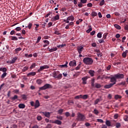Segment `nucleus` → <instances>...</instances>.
<instances>
[{"label":"nucleus","mask_w":128,"mask_h":128,"mask_svg":"<svg viewBox=\"0 0 128 128\" xmlns=\"http://www.w3.org/2000/svg\"><path fill=\"white\" fill-rule=\"evenodd\" d=\"M83 62L88 66H92L94 64V60L90 57H86L83 59Z\"/></svg>","instance_id":"nucleus-1"},{"label":"nucleus","mask_w":128,"mask_h":128,"mask_svg":"<svg viewBox=\"0 0 128 128\" xmlns=\"http://www.w3.org/2000/svg\"><path fill=\"white\" fill-rule=\"evenodd\" d=\"M76 120H78V122H84V120H86V116L80 112H78L77 114Z\"/></svg>","instance_id":"nucleus-2"},{"label":"nucleus","mask_w":128,"mask_h":128,"mask_svg":"<svg viewBox=\"0 0 128 128\" xmlns=\"http://www.w3.org/2000/svg\"><path fill=\"white\" fill-rule=\"evenodd\" d=\"M48 88H52V86L48 84H46L43 86L39 88V92H40V90H48Z\"/></svg>","instance_id":"nucleus-3"},{"label":"nucleus","mask_w":128,"mask_h":128,"mask_svg":"<svg viewBox=\"0 0 128 128\" xmlns=\"http://www.w3.org/2000/svg\"><path fill=\"white\" fill-rule=\"evenodd\" d=\"M110 82H112L111 84L113 86H114V84H116V78L115 76L113 77L110 78Z\"/></svg>","instance_id":"nucleus-4"},{"label":"nucleus","mask_w":128,"mask_h":128,"mask_svg":"<svg viewBox=\"0 0 128 128\" xmlns=\"http://www.w3.org/2000/svg\"><path fill=\"white\" fill-rule=\"evenodd\" d=\"M88 78H90V76H86L85 77L82 78V84H86V80H88Z\"/></svg>","instance_id":"nucleus-5"},{"label":"nucleus","mask_w":128,"mask_h":128,"mask_svg":"<svg viewBox=\"0 0 128 128\" xmlns=\"http://www.w3.org/2000/svg\"><path fill=\"white\" fill-rule=\"evenodd\" d=\"M84 50V46H78L77 47V50L80 54H82V50Z\"/></svg>","instance_id":"nucleus-6"},{"label":"nucleus","mask_w":128,"mask_h":128,"mask_svg":"<svg viewBox=\"0 0 128 128\" xmlns=\"http://www.w3.org/2000/svg\"><path fill=\"white\" fill-rule=\"evenodd\" d=\"M50 66L48 65H44V66H40V68L38 70V72H42V70H46V68H49Z\"/></svg>","instance_id":"nucleus-7"},{"label":"nucleus","mask_w":128,"mask_h":128,"mask_svg":"<svg viewBox=\"0 0 128 128\" xmlns=\"http://www.w3.org/2000/svg\"><path fill=\"white\" fill-rule=\"evenodd\" d=\"M50 122H52V124H58L59 126H60V124H62V121L60 120H55L54 121L50 120Z\"/></svg>","instance_id":"nucleus-8"},{"label":"nucleus","mask_w":128,"mask_h":128,"mask_svg":"<svg viewBox=\"0 0 128 128\" xmlns=\"http://www.w3.org/2000/svg\"><path fill=\"white\" fill-rule=\"evenodd\" d=\"M69 66H76V60L70 61L69 63Z\"/></svg>","instance_id":"nucleus-9"},{"label":"nucleus","mask_w":128,"mask_h":128,"mask_svg":"<svg viewBox=\"0 0 128 128\" xmlns=\"http://www.w3.org/2000/svg\"><path fill=\"white\" fill-rule=\"evenodd\" d=\"M114 76L116 78H124V74H116Z\"/></svg>","instance_id":"nucleus-10"},{"label":"nucleus","mask_w":128,"mask_h":128,"mask_svg":"<svg viewBox=\"0 0 128 128\" xmlns=\"http://www.w3.org/2000/svg\"><path fill=\"white\" fill-rule=\"evenodd\" d=\"M40 101L38 100H36L34 106V108H40Z\"/></svg>","instance_id":"nucleus-11"},{"label":"nucleus","mask_w":128,"mask_h":128,"mask_svg":"<svg viewBox=\"0 0 128 128\" xmlns=\"http://www.w3.org/2000/svg\"><path fill=\"white\" fill-rule=\"evenodd\" d=\"M42 114L46 118H50V112H42Z\"/></svg>","instance_id":"nucleus-12"},{"label":"nucleus","mask_w":128,"mask_h":128,"mask_svg":"<svg viewBox=\"0 0 128 128\" xmlns=\"http://www.w3.org/2000/svg\"><path fill=\"white\" fill-rule=\"evenodd\" d=\"M54 78H58V80H62V74H60L58 76H56V74H54Z\"/></svg>","instance_id":"nucleus-13"},{"label":"nucleus","mask_w":128,"mask_h":128,"mask_svg":"<svg viewBox=\"0 0 128 128\" xmlns=\"http://www.w3.org/2000/svg\"><path fill=\"white\" fill-rule=\"evenodd\" d=\"M112 86H114V85L111 83H110L108 84L105 85L104 86V88H106V89L110 88H112Z\"/></svg>","instance_id":"nucleus-14"},{"label":"nucleus","mask_w":128,"mask_h":128,"mask_svg":"<svg viewBox=\"0 0 128 128\" xmlns=\"http://www.w3.org/2000/svg\"><path fill=\"white\" fill-rule=\"evenodd\" d=\"M88 72L90 74V76H94V74L96 73L94 70H89Z\"/></svg>","instance_id":"nucleus-15"},{"label":"nucleus","mask_w":128,"mask_h":128,"mask_svg":"<svg viewBox=\"0 0 128 128\" xmlns=\"http://www.w3.org/2000/svg\"><path fill=\"white\" fill-rule=\"evenodd\" d=\"M67 20H71V22H74V17L72 16H69L67 18Z\"/></svg>","instance_id":"nucleus-16"},{"label":"nucleus","mask_w":128,"mask_h":128,"mask_svg":"<svg viewBox=\"0 0 128 128\" xmlns=\"http://www.w3.org/2000/svg\"><path fill=\"white\" fill-rule=\"evenodd\" d=\"M36 74V72H30L27 74V76H34Z\"/></svg>","instance_id":"nucleus-17"},{"label":"nucleus","mask_w":128,"mask_h":128,"mask_svg":"<svg viewBox=\"0 0 128 128\" xmlns=\"http://www.w3.org/2000/svg\"><path fill=\"white\" fill-rule=\"evenodd\" d=\"M94 88H102V85L98 83H96L95 85H94Z\"/></svg>","instance_id":"nucleus-18"},{"label":"nucleus","mask_w":128,"mask_h":128,"mask_svg":"<svg viewBox=\"0 0 128 128\" xmlns=\"http://www.w3.org/2000/svg\"><path fill=\"white\" fill-rule=\"evenodd\" d=\"M94 82H95L94 78H92L91 80V86H92V88H94V86L96 84H94Z\"/></svg>","instance_id":"nucleus-19"},{"label":"nucleus","mask_w":128,"mask_h":128,"mask_svg":"<svg viewBox=\"0 0 128 128\" xmlns=\"http://www.w3.org/2000/svg\"><path fill=\"white\" fill-rule=\"evenodd\" d=\"M48 49H49V52H56V50H58V48H56V47H55L50 49L48 48Z\"/></svg>","instance_id":"nucleus-20"},{"label":"nucleus","mask_w":128,"mask_h":128,"mask_svg":"<svg viewBox=\"0 0 128 128\" xmlns=\"http://www.w3.org/2000/svg\"><path fill=\"white\" fill-rule=\"evenodd\" d=\"M16 60H18V58L16 57L13 58L12 60L10 61V64H14Z\"/></svg>","instance_id":"nucleus-21"},{"label":"nucleus","mask_w":128,"mask_h":128,"mask_svg":"<svg viewBox=\"0 0 128 128\" xmlns=\"http://www.w3.org/2000/svg\"><path fill=\"white\" fill-rule=\"evenodd\" d=\"M128 52V50H126L125 52H124L122 54V56L123 58H126V54Z\"/></svg>","instance_id":"nucleus-22"},{"label":"nucleus","mask_w":128,"mask_h":128,"mask_svg":"<svg viewBox=\"0 0 128 128\" xmlns=\"http://www.w3.org/2000/svg\"><path fill=\"white\" fill-rule=\"evenodd\" d=\"M106 124L107 126H111L112 124L110 123V120H106Z\"/></svg>","instance_id":"nucleus-23"},{"label":"nucleus","mask_w":128,"mask_h":128,"mask_svg":"<svg viewBox=\"0 0 128 128\" xmlns=\"http://www.w3.org/2000/svg\"><path fill=\"white\" fill-rule=\"evenodd\" d=\"M58 20H60V16H58V14L56 15L53 18V20L54 21Z\"/></svg>","instance_id":"nucleus-24"},{"label":"nucleus","mask_w":128,"mask_h":128,"mask_svg":"<svg viewBox=\"0 0 128 128\" xmlns=\"http://www.w3.org/2000/svg\"><path fill=\"white\" fill-rule=\"evenodd\" d=\"M19 108H26V105L24 104H20L18 105Z\"/></svg>","instance_id":"nucleus-25"},{"label":"nucleus","mask_w":128,"mask_h":128,"mask_svg":"<svg viewBox=\"0 0 128 128\" xmlns=\"http://www.w3.org/2000/svg\"><path fill=\"white\" fill-rule=\"evenodd\" d=\"M88 28H89L88 30H87L86 31L87 34H90V32H92V28L91 26H89Z\"/></svg>","instance_id":"nucleus-26"},{"label":"nucleus","mask_w":128,"mask_h":128,"mask_svg":"<svg viewBox=\"0 0 128 128\" xmlns=\"http://www.w3.org/2000/svg\"><path fill=\"white\" fill-rule=\"evenodd\" d=\"M36 82L38 84H42V80L38 79L36 80Z\"/></svg>","instance_id":"nucleus-27"},{"label":"nucleus","mask_w":128,"mask_h":128,"mask_svg":"<svg viewBox=\"0 0 128 128\" xmlns=\"http://www.w3.org/2000/svg\"><path fill=\"white\" fill-rule=\"evenodd\" d=\"M18 96L17 95H14L13 97H12L10 100H18Z\"/></svg>","instance_id":"nucleus-28"},{"label":"nucleus","mask_w":128,"mask_h":128,"mask_svg":"<svg viewBox=\"0 0 128 128\" xmlns=\"http://www.w3.org/2000/svg\"><path fill=\"white\" fill-rule=\"evenodd\" d=\"M91 16L93 18L94 16H98V13H96V12H92L91 14Z\"/></svg>","instance_id":"nucleus-29"},{"label":"nucleus","mask_w":128,"mask_h":128,"mask_svg":"<svg viewBox=\"0 0 128 128\" xmlns=\"http://www.w3.org/2000/svg\"><path fill=\"white\" fill-rule=\"evenodd\" d=\"M88 98V95L84 94V96L82 95L81 98H82L83 100H86Z\"/></svg>","instance_id":"nucleus-30"},{"label":"nucleus","mask_w":128,"mask_h":128,"mask_svg":"<svg viewBox=\"0 0 128 128\" xmlns=\"http://www.w3.org/2000/svg\"><path fill=\"white\" fill-rule=\"evenodd\" d=\"M126 82L125 81L122 82L119 84H118V86H126Z\"/></svg>","instance_id":"nucleus-31"},{"label":"nucleus","mask_w":128,"mask_h":128,"mask_svg":"<svg viewBox=\"0 0 128 128\" xmlns=\"http://www.w3.org/2000/svg\"><path fill=\"white\" fill-rule=\"evenodd\" d=\"M114 26L116 28V30H120L121 28V27L120 26V25L118 24H114Z\"/></svg>","instance_id":"nucleus-32"},{"label":"nucleus","mask_w":128,"mask_h":128,"mask_svg":"<svg viewBox=\"0 0 128 128\" xmlns=\"http://www.w3.org/2000/svg\"><path fill=\"white\" fill-rule=\"evenodd\" d=\"M28 70V66H24L22 70V72H26Z\"/></svg>","instance_id":"nucleus-33"},{"label":"nucleus","mask_w":128,"mask_h":128,"mask_svg":"<svg viewBox=\"0 0 128 128\" xmlns=\"http://www.w3.org/2000/svg\"><path fill=\"white\" fill-rule=\"evenodd\" d=\"M6 74H7L6 72H4L1 76V78H6Z\"/></svg>","instance_id":"nucleus-34"},{"label":"nucleus","mask_w":128,"mask_h":128,"mask_svg":"<svg viewBox=\"0 0 128 128\" xmlns=\"http://www.w3.org/2000/svg\"><path fill=\"white\" fill-rule=\"evenodd\" d=\"M120 126H122V125L120 124V122H116V128H120Z\"/></svg>","instance_id":"nucleus-35"},{"label":"nucleus","mask_w":128,"mask_h":128,"mask_svg":"<svg viewBox=\"0 0 128 128\" xmlns=\"http://www.w3.org/2000/svg\"><path fill=\"white\" fill-rule=\"evenodd\" d=\"M102 32H100L97 34V38H102Z\"/></svg>","instance_id":"nucleus-36"},{"label":"nucleus","mask_w":128,"mask_h":128,"mask_svg":"<svg viewBox=\"0 0 128 128\" xmlns=\"http://www.w3.org/2000/svg\"><path fill=\"white\" fill-rule=\"evenodd\" d=\"M40 40H42V36H39L37 38V40L36 42V44H38V42H40Z\"/></svg>","instance_id":"nucleus-37"},{"label":"nucleus","mask_w":128,"mask_h":128,"mask_svg":"<svg viewBox=\"0 0 128 128\" xmlns=\"http://www.w3.org/2000/svg\"><path fill=\"white\" fill-rule=\"evenodd\" d=\"M114 98L115 100H118V98H122V96L116 94L114 96Z\"/></svg>","instance_id":"nucleus-38"},{"label":"nucleus","mask_w":128,"mask_h":128,"mask_svg":"<svg viewBox=\"0 0 128 128\" xmlns=\"http://www.w3.org/2000/svg\"><path fill=\"white\" fill-rule=\"evenodd\" d=\"M100 102V98H97L95 101H94V104H98V102Z\"/></svg>","instance_id":"nucleus-39"},{"label":"nucleus","mask_w":128,"mask_h":128,"mask_svg":"<svg viewBox=\"0 0 128 128\" xmlns=\"http://www.w3.org/2000/svg\"><path fill=\"white\" fill-rule=\"evenodd\" d=\"M21 96H22V98L23 100H26L27 97H26V94H22V95Z\"/></svg>","instance_id":"nucleus-40"},{"label":"nucleus","mask_w":128,"mask_h":128,"mask_svg":"<svg viewBox=\"0 0 128 128\" xmlns=\"http://www.w3.org/2000/svg\"><path fill=\"white\" fill-rule=\"evenodd\" d=\"M74 98H75L76 100H78V99H80V98H82V94H80V95H79V96H76L74 97Z\"/></svg>","instance_id":"nucleus-41"},{"label":"nucleus","mask_w":128,"mask_h":128,"mask_svg":"<svg viewBox=\"0 0 128 128\" xmlns=\"http://www.w3.org/2000/svg\"><path fill=\"white\" fill-rule=\"evenodd\" d=\"M62 112H64V109H60L58 110V113H59L60 114H62Z\"/></svg>","instance_id":"nucleus-42"},{"label":"nucleus","mask_w":128,"mask_h":128,"mask_svg":"<svg viewBox=\"0 0 128 128\" xmlns=\"http://www.w3.org/2000/svg\"><path fill=\"white\" fill-rule=\"evenodd\" d=\"M36 68V63H34L32 65L30 66V68L32 70Z\"/></svg>","instance_id":"nucleus-43"},{"label":"nucleus","mask_w":128,"mask_h":128,"mask_svg":"<svg viewBox=\"0 0 128 128\" xmlns=\"http://www.w3.org/2000/svg\"><path fill=\"white\" fill-rule=\"evenodd\" d=\"M12 38V40H18V38L16 37V36H11Z\"/></svg>","instance_id":"nucleus-44"},{"label":"nucleus","mask_w":128,"mask_h":128,"mask_svg":"<svg viewBox=\"0 0 128 128\" xmlns=\"http://www.w3.org/2000/svg\"><path fill=\"white\" fill-rule=\"evenodd\" d=\"M108 34L107 32H106L104 34L103 38H104V40H106V36H108Z\"/></svg>","instance_id":"nucleus-45"},{"label":"nucleus","mask_w":128,"mask_h":128,"mask_svg":"<svg viewBox=\"0 0 128 128\" xmlns=\"http://www.w3.org/2000/svg\"><path fill=\"white\" fill-rule=\"evenodd\" d=\"M32 23H29L28 26V28L29 30H30V28H32Z\"/></svg>","instance_id":"nucleus-46"},{"label":"nucleus","mask_w":128,"mask_h":128,"mask_svg":"<svg viewBox=\"0 0 128 128\" xmlns=\"http://www.w3.org/2000/svg\"><path fill=\"white\" fill-rule=\"evenodd\" d=\"M22 50V48H18L15 49V52L18 53V52H20Z\"/></svg>","instance_id":"nucleus-47"},{"label":"nucleus","mask_w":128,"mask_h":128,"mask_svg":"<svg viewBox=\"0 0 128 128\" xmlns=\"http://www.w3.org/2000/svg\"><path fill=\"white\" fill-rule=\"evenodd\" d=\"M98 42H100V44H102L104 42V38H102L100 40H98Z\"/></svg>","instance_id":"nucleus-48"},{"label":"nucleus","mask_w":128,"mask_h":128,"mask_svg":"<svg viewBox=\"0 0 128 128\" xmlns=\"http://www.w3.org/2000/svg\"><path fill=\"white\" fill-rule=\"evenodd\" d=\"M104 0H102L100 4V6H104Z\"/></svg>","instance_id":"nucleus-49"},{"label":"nucleus","mask_w":128,"mask_h":128,"mask_svg":"<svg viewBox=\"0 0 128 128\" xmlns=\"http://www.w3.org/2000/svg\"><path fill=\"white\" fill-rule=\"evenodd\" d=\"M37 120L38 121L42 120V116H37Z\"/></svg>","instance_id":"nucleus-50"},{"label":"nucleus","mask_w":128,"mask_h":128,"mask_svg":"<svg viewBox=\"0 0 128 128\" xmlns=\"http://www.w3.org/2000/svg\"><path fill=\"white\" fill-rule=\"evenodd\" d=\"M81 4H86L88 0H80Z\"/></svg>","instance_id":"nucleus-51"},{"label":"nucleus","mask_w":128,"mask_h":128,"mask_svg":"<svg viewBox=\"0 0 128 128\" xmlns=\"http://www.w3.org/2000/svg\"><path fill=\"white\" fill-rule=\"evenodd\" d=\"M65 116H66V118H68L70 116V114L68 112H65Z\"/></svg>","instance_id":"nucleus-52"},{"label":"nucleus","mask_w":128,"mask_h":128,"mask_svg":"<svg viewBox=\"0 0 128 128\" xmlns=\"http://www.w3.org/2000/svg\"><path fill=\"white\" fill-rule=\"evenodd\" d=\"M94 114H98L99 112H98V110L96 109H94Z\"/></svg>","instance_id":"nucleus-53"},{"label":"nucleus","mask_w":128,"mask_h":128,"mask_svg":"<svg viewBox=\"0 0 128 128\" xmlns=\"http://www.w3.org/2000/svg\"><path fill=\"white\" fill-rule=\"evenodd\" d=\"M80 68V64H79L76 68V70H78Z\"/></svg>","instance_id":"nucleus-54"},{"label":"nucleus","mask_w":128,"mask_h":128,"mask_svg":"<svg viewBox=\"0 0 128 128\" xmlns=\"http://www.w3.org/2000/svg\"><path fill=\"white\" fill-rule=\"evenodd\" d=\"M56 118H58V120H62V116H56Z\"/></svg>","instance_id":"nucleus-55"},{"label":"nucleus","mask_w":128,"mask_h":128,"mask_svg":"<svg viewBox=\"0 0 128 128\" xmlns=\"http://www.w3.org/2000/svg\"><path fill=\"white\" fill-rule=\"evenodd\" d=\"M85 126L86 128H88V126H90V124L87 122L85 123Z\"/></svg>","instance_id":"nucleus-56"},{"label":"nucleus","mask_w":128,"mask_h":128,"mask_svg":"<svg viewBox=\"0 0 128 128\" xmlns=\"http://www.w3.org/2000/svg\"><path fill=\"white\" fill-rule=\"evenodd\" d=\"M103 78H105V80H106L108 78H110V77L106 75H103Z\"/></svg>","instance_id":"nucleus-57"},{"label":"nucleus","mask_w":128,"mask_h":128,"mask_svg":"<svg viewBox=\"0 0 128 128\" xmlns=\"http://www.w3.org/2000/svg\"><path fill=\"white\" fill-rule=\"evenodd\" d=\"M17 32H20L22 30V28L20 27H17L15 28Z\"/></svg>","instance_id":"nucleus-58"},{"label":"nucleus","mask_w":128,"mask_h":128,"mask_svg":"<svg viewBox=\"0 0 128 128\" xmlns=\"http://www.w3.org/2000/svg\"><path fill=\"white\" fill-rule=\"evenodd\" d=\"M16 34V31H14V30H12L10 32V34L11 36H12L13 34Z\"/></svg>","instance_id":"nucleus-59"},{"label":"nucleus","mask_w":128,"mask_h":128,"mask_svg":"<svg viewBox=\"0 0 128 128\" xmlns=\"http://www.w3.org/2000/svg\"><path fill=\"white\" fill-rule=\"evenodd\" d=\"M44 44H50V42L48 40H44L43 41Z\"/></svg>","instance_id":"nucleus-60"},{"label":"nucleus","mask_w":128,"mask_h":128,"mask_svg":"<svg viewBox=\"0 0 128 128\" xmlns=\"http://www.w3.org/2000/svg\"><path fill=\"white\" fill-rule=\"evenodd\" d=\"M87 6L88 8H92V3H88V4H87Z\"/></svg>","instance_id":"nucleus-61"},{"label":"nucleus","mask_w":128,"mask_h":128,"mask_svg":"<svg viewBox=\"0 0 128 128\" xmlns=\"http://www.w3.org/2000/svg\"><path fill=\"white\" fill-rule=\"evenodd\" d=\"M118 118V114H116L114 115V118H115V120H116V118Z\"/></svg>","instance_id":"nucleus-62"},{"label":"nucleus","mask_w":128,"mask_h":128,"mask_svg":"<svg viewBox=\"0 0 128 128\" xmlns=\"http://www.w3.org/2000/svg\"><path fill=\"white\" fill-rule=\"evenodd\" d=\"M124 30H128V25H126L124 26Z\"/></svg>","instance_id":"nucleus-63"},{"label":"nucleus","mask_w":128,"mask_h":128,"mask_svg":"<svg viewBox=\"0 0 128 128\" xmlns=\"http://www.w3.org/2000/svg\"><path fill=\"white\" fill-rule=\"evenodd\" d=\"M32 128H38V126L36 124L34 125Z\"/></svg>","instance_id":"nucleus-64"}]
</instances>
